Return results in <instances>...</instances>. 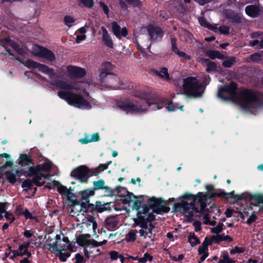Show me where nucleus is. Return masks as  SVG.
<instances>
[{
  "label": "nucleus",
  "mask_w": 263,
  "mask_h": 263,
  "mask_svg": "<svg viewBox=\"0 0 263 263\" xmlns=\"http://www.w3.org/2000/svg\"><path fill=\"white\" fill-rule=\"evenodd\" d=\"M152 212L153 210L147 207H143L139 209L138 213V219L141 229L139 231L140 235L144 238H151L154 227L151 223L147 224L146 222L153 221L155 219Z\"/></svg>",
  "instance_id": "39448f33"
},
{
  "label": "nucleus",
  "mask_w": 263,
  "mask_h": 263,
  "mask_svg": "<svg viewBox=\"0 0 263 263\" xmlns=\"http://www.w3.org/2000/svg\"><path fill=\"white\" fill-rule=\"evenodd\" d=\"M75 258L76 259V263H82L84 262V257L80 254H77Z\"/></svg>",
  "instance_id": "69168bd1"
},
{
  "label": "nucleus",
  "mask_w": 263,
  "mask_h": 263,
  "mask_svg": "<svg viewBox=\"0 0 263 263\" xmlns=\"http://www.w3.org/2000/svg\"><path fill=\"white\" fill-rule=\"evenodd\" d=\"M45 247L52 252L58 251H73V247L70 244L67 237L63 236L62 238L60 235H57L54 238H48L46 242Z\"/></svg>",
  "instance_id": "0eeeda50"
},
{
  "label": "nucleus",
  "mask_w": 263,
  "mask_h": 263,
  "mask_svg": "<svg viewBox=\"0 0 263 263\" xmlns=\"http://www.w3.org/2000/svg\"><path fill=\"white\" fill-rule=\"evenodd\" d=\"M107 242V240H104L102 241L98 242L93 239H90V245H92L94 247H98L99 246H101L103 245L106 244Z\"/></svg>",
  "instance_id": "8fccbe9b"
},
{
  "label": "nucleus",
  "mask_w": 263,
  "mask_h": 263,
  "mask_svg": "<svg viewBox=\"0 0 263 263\" xmlns=\"http://www.w3.org/2000/svg\"><path fill=\"white\" fill-rule=\"evenodd\" d=\"M154 73L160 78L167 82L171 81V78L168 72V69L166 67H162L158 70H155L154 71Z\"/></svg>",
  "instance_id": "f3484780"
},
{
  "label": "nucleus",
  "mask_w": 263,
  "mask_h": 263,
  "mask_svg": "<svg viewBox=\"0 0 263 263\" xmlns=\"http://www.w3.org/2000/svg\"><path fill=\"white\" fill-rule=\"evenodd\" d=\"M100 140V137L98 133L93 134L91 135L90 138H85L81 139L79 141L82 144H86L91 142L98 141Z\"/></svg>",
  "instance_id": "473e14b6"
},
{
  "label": "nucleus",
  "mask_w": 263,
  "mask_h": 263,
  "mask_svg": "<svg viewBox=\"0 0 263 263\" xmlns=\"http://www.w3.org/2000/svg\"><path fill=\"white\" fill-rule=\"evenodd\" d=\"M187 239L188 241L192 247H194L200 243L199 239L194 232H191L189 234Z\"/></svg>",
  "instance_id": "c85d7f7f"
},
{
  "label": "nucleus",
  "mask_w": 263,
  "mask_h": 263,
  "mask_svg": "<svg viewBox=\"0 0 263 263\" xmlns=\"http://www.w3.org/2000/svg\"><path fill=\"white\" fill-rule=\"evenodd\" d=\"M86 36L85 34H81L78 35L76 39V42L77 44L80 43L82 41H84L86 39Z\"/></svg>",
  "instance_id": "e2e57ef3"
},
{
  "label": "nucleus",
  "mask_w": 263,
  "mask_h": 263,
  "mask_svg": "<svg viewBox=\"0 0 263 263\" xmlns=\"http://www.w3.org/2000/svg\"><path fill=\"white\" fill-rule=\"evenodd\" d=\"M183 92L182 94L192 98L201 97L205 90L199 80L196 77H189L183 79L182 84Z\"/></svg>",
  "instance_id": "423d86ee"
},
{
  "label": "nucleus",
  "mask_w": 263,
  "mask_h": 263,
  "mask_svg": "<svg viewBox=\"0 0 263 263\" xmlns=\"http://www.w3.org/2000/svg\"><path fill=\"white\" fill-rule=\"evenodd\" d=\"M82 227L87 228L88 230L91 229L94 234H96V229L98 227V224L93 217L89 216L87 220L82 223Z\"/></svg>",
  "instance_id": "dca6fc26"
},
{
  "label": "nucleus",
  "mask_w": 263,
  "mask_h": 263,
  "mask_svg": "<svg viewBox=\"0 0 263 263\" xmlns=\"http://www.w3.org/2000/svg\"><path fill=\"white\" fill-rule=\"evenodd\" d=\"M33 184H34L33 182V180H31L28 179V180L24 181L23 182L22 186L24 190H30L31 189V187L33 186Z\"/></svg>",
  "instance_id": "a18cd8bd"
},
{
  "label": "nucleus",
  "mask_w": 263,
  "mask_h": 263,
  "mask_svg": "<svg viewBox=\"0 0 263 263\" xmlns=\"http://www.w3.org/2000/svg\"><path fill=\"white\" fill-rule=\"evenodd\" d=\"M198 21L201 26H204L210 30H213L214 31H216V29H217V25H212L210 24L208 22H206V21L203 17H199Z\"/></svg>",
  "instance_id": "2f4dec72"
},
{
  "label": "nucleus",
  "mask_w": 263,
  "mask_h": 263,
  "mask_svg": "<svg viewBox=\"0 0 263 263\" xmlns=\"http://www.w3.org/2000/svg\"><path fill=\"white\" fill-rule=\"evenodd\" d=\"M245 250L243 248L236 247L234 249L230 251L231 254L240 253L244 252Z\"/></svg>",
  "instance_id": "052dcab7"
},
{
  "label": "nucleus",
  "mask_w": 263,
  "mask_h": 263,
  "mask_svg": "<svg viewBox=\"0 0 263 263\" xmlns=\"http://www.w3.org/2000/svg\"><path fill=\"white\" fill-rule=\"evenodd\" d=\"M101 30L103 32L102 40L106 46L109 48H112L114 47L113 42L107 30L104 27H102Z\"/></svg>",
  "instance_id": "6ab92c4d"
},
{
  "label": "nucleus",
  "mask_w": 263,
  "mask_h": 263,
  "mask_svg": "<svg viewBox=\"0 0 263 263\" xmlns=\"http://www.w3.org/2000/svg\"><path fill=\"white\" fill-rule=\"evenodd\" d=\"M205 62L206 64V70L208 72L214 71L217 70L216 64L211 61H210L209 60H205L202 61V62Z\"/></svg>",
  "instance_id": "c9c22d12"
},
{
  "label": "nucleus",
  "mask_w": 263,
  "mask_h": 263,
  "mask_svg": "<svg viewBox=\"0 0 263 263\" xmlns=\"http://www.w3.org/2000/svg\"><path fill=\"white\" fill-rule=\"evenodd\" d=\"M57 189L60 194L65 196L68 200H69L73 196V194L71 192L70 190L67 189L66 186L60 185L58 186Z\"/></svg>",
  "instance_id": "cd10ccee"
},
{
  "label": "nucleus",
  "mask_w": 263,
  "mask_h": 263,
  "mask_svg": "<svg viewBox=\"0 0 263 263\" xmlns=\"http://www.w3.org/2000/svg\"><path fill=\"white\" fill-rule=\"evenodd\" d=\"M147 28L151 41H155L158 39H160L163 35V32L159 27L149 25Z\"/></svg>",
  "instance_id": "f8f14e48"
},
{
  "label": "nucleus",
  "mask_w": 263,
  "mask_h": 263,
  "mask_svg": "<svg viewBox=\"0 0 263 263\" xmlns=\"http://www.w3.org/2000/svg\"><path fill=\"white\" fill-rule=\"evenodd\" d=\"M24 64L28 68H37L40 71L48 76L51 79V83L58 88L61 89L58 92V96L65 100L69 105L80 108L89 109L96 104L95 99H85L80 95L73 93L76 91L80 93H84L85 96H88L87 90L89 84L88 83L80 82L70 85L64 81H57L53 70L47 66L31 60L25 61Z\"/></svg>",
  "instance_id": "f257e3e1"
},
{
  "label": "nucleus",
  "mask_w": 263,
  "mask_h": 263,
  "mask_svg": "<svg viewBox=\"0 0 263 263\" xmlns=\"http://www.w3.org/2000/svg\"><path fill=\"white\" fill-rule=\"evenodd\" d=\"M234 261L228 255H224L222 259H220L218 263H234Z\"/></svg>",
  "instance_id": "6e6d98bb"
},
{
  "label": "nucleus",
  "mask_w": 263,
  "mask_h": 263,
  "mask_svg": "<svg viewBox=\"0 0 263 263\" xmlns=\"http://www.w3.org/2000/svg\"><path fill=\"white\" fill-rule=\"evenodd\" d=\"M161 203V201L159 199L155 198H152L149 199L150 205L155 208L159 206Z\"/></svg>",
  "instance_id": "3c124183"
},
{
  "label": "nucleus",
  "mask_w": 263,
  "mask_h": 263,
  "mask_svg": "<svg viewBox=\"0 0 263 263\" xmlns=\"http://www.w3.org/2000/svg\"><path fill=\"white\" fill-rule=\"evenodd\" d=\"M67 71L70 77L73 78H82L86 74L84 69L72 65L67 67Z\"/></svg>",
  "instance_id": "ddd939ff"
},
{
  "label": "nucleus",
  "mask_w": 263,
  "mask_h": 263,
  "mask_svg": "<svg viewBox=\"0 0 263 263\" xmlns=\"http://www.w3.org/2000/svg\"><path fill=\"white\" fill-rule=\"evenodd\" d=\"M165 105V99H161L159 102H151L149 101L146 103H135L129 100L125 99L117 103V107L125 111L127 114H141L147 111L148 107L151 109L156 110L163 108Z\"/></svg>",
  "instance_id": "20e7f679"
},
{
  "label": "nucleus",
  "mask_w": 263,
  "mask_h": 263,
  "mask_svg": "<svg viewBox=\"0 0 263 263\" xmlns=\"http://www.w3.org/2000/svg\"><path fill=\"white\" fill-rule=\"evenodd\" d=\"M132 94L135 97L149 101V99L153 97V93L151 88L145 87L135 89L133 91Z\"/></svg>",
  "instance_id": "9b49d317"
},
{
  "label": "nucleus",
  "mask_w": 263,
  "mask_h": 263,
  "mask_svg": "<svg viewBox=\"0 0 263 263\" xmlns=\"http://www.w3.org/2000/svg\"><path fill=\"white\" fill-rule=\"evenodd\" d=\"M216 32L219 31L220 33L223 34H228L229 33V28L226 26H222L219 27H217Z\"/></svg>",
  "instance_id": "de8ad7c7"
},
{
  "label": "nucleus",
  "mask_w": 263,
  "mask_h": 263,
  "mask_svg": "<svg viewBox=\"0 0 263 263\" xmlns=\"http://www.w3.org/2000/svg\"><path fill=\"white\" fill-rule=\"evenodd\" d=\"M193 225L196 232H198L201 230V223L200 222L195 221L194 222Z\"/></svg>",
  "instance_id": "338daca9"
},
{
  "label": "nucleus",
  "mask_w": 263,
  "mask_h": 263,
  "mask_svg": "<svg viewBox=\"0 0 263 263\" xmlns=\"http://www.w3.org/2000/svg\"><path fill=\"white\" fill-rule=\"evenodd\" d=\"M171 43H172V49L173 52H174L176 54L178 55L180 58H182L185 60H190L191 59V57L190 55H187L185 52L183 51H180L177 47L176 40L175 39L172 38L171 39Z\"/></svg>",
  "instance_id": "a211bd4d"
},
{
  "label": "nucleus",
  "mask_w": 263,
  "mask_h": 263,
  "mask_svg": "<svg viewBox=\"0 0 263 263\" xmlns=\"http://www.w3.org/2000/svg\"><path fill=\"white\" fill-rule=\"evenodd\" d=\"M138 231L136 230H131L126 235L125 240L127 242L134 241L137 237Z\"/></svg>",
  "instance_id": "e433bc0d"
},
{
  "label": "nucleus",
  "mask_w": 263,
  "mask_h": 263,
  "mask_svg": "<svg viewBox=\"0 0 263 263\" xmlns=\"http://www.w3.org/2000/svg\"><path fill=\"white\" fill-rule=\"evenodd\" d=\"M212 239L213 240L214 239L216 242H218L222 240L227 241H232L233 240V238L232 237H230L229 235H226L224 234L218 235L215 236H213Z\"/></svg>",
  "instance_id": "72a5a7b5"
},
{
  "label": "nucleus",
  "mask_w": 263,
  "mask_h": 263,
  "mask_svg": "<svg viewBox=\"0 0 263 263\" xmlns=\"http://www.w3.org/2000/svg\"><path fill=\"white\" fill-rule=\"evenodd\" d=\"M4 213H5V217L6 218V219L10 220V223L12 222L14 220L15 218L13 214L7 212L6 211Z\"/></svg>",
  "instance_id": "bf43d9fd"
},
{
  "label": "nucleus",
  "mask_w": 263,
  "mask_h": 263,
  "mask_svg": "<svg viewBox=\"0 0 263 263\" xmlns=\"http://www.w3.org/2000/svg\"><path fill=\"white\" fill-rule=\"evenodd\" d=\"M236 58L234 57H231L229 59H228L224 60L222 62V65L225 67H231L235 62Z\"/></svg>",
  "instance_id": "79ce46f5"
},
{
  "label": "nucleus",
  "mask_w": 263,
  "mask_h": 263,
  "mask_svg": "<svg viewBox=\"0 0 263 263\" xmlns=\"http://www.w3.org/2000/svg\"><path fill=\"white\" fill-rule=\"evenodd\" d=\"M19 164L21 166H28V171H25L24 174L26 176H32L36 173V168L32 165L30 156L27 155H21L19 158Z\"/></svg>",
  "instance_id": "9d476101"
},
{
  "label": "nucleus",
  "mask_w": 263,
  "mask_h": 263,
  "mask_svg": "<svg viewBox=\"0 0 263 263\" xmlns=\"http://www.w3.org/2000/svg\"><path fill=\"white\" fill-rule=\"evenodd\" d=\"M206 197L202 193L197 196L189 194L183 197V200L176 204V207L188 218H192L196 214H199L204 219V223L211 226L216 224L215 221H210L209 215L205 211Z\"/></svg>",
  "instance_id": "7ed1b4c3"
},
{
  "label": "nucleus",
  "mask_w": 263,
  "mask_h": 263,
  "mask_svg": "<svg viewBox=\"0 0 263 263\" xmlns=\"http://www.w3.org/2000/svg\"><path fill=\"white\" fill-rule=\"evenodd\" d=\"M81 3L86 7L90 8L93 6V0H79Z\"/></svg>",
  "instance_id": "603ef678"
},
{
  "label": "nucleus",
  "mask_w": 263,
  "mask_h": 263,
  "mask_svg": "<svg viewBox=\"0 0 263 263\" xmlns=\"http://www.w3.org/2000/svg\"><path fill=\"white\" fill-rule=\"evenodd\" d=\"M111 163V162L108 164H101L99 165L98 167L95 169L94 174L97 175L100 172L103 171L108 168V166Z\"/></svg>",
  "instance_id": "37998d69"
},
{
  "label": "nucleus",
  "mask_w": 263,
  "mask_h": 263,
  "mask_svg": "<svg viewBox=\"0 0 263 263\" xmlns=\"http://www.w3.org/2000/svg\"><path fill=\"white\" fill-rule=\"evenodd\" d=\"M180 37L181 40L189 43L192 42L193 39V35L191 33L184 30L182 31Z\"/></svg>",
  "instance_id": "f704fd0d"
},
{
  "label": "nucleus",
  "mask_w": 263,
  "mask_h": 263,
  "mask_svg": "<svg viewBox=\"0 0 263 263\" xmlns=\"http://www.w3.org/2000/svg\"><path fill=\"white\" fill-rule=\"evenodd\" d=\"M113 68V65L110 62L104 63L101 66V72L99 75V78L103 82L105 77L111 74V71Z\"/></svg>",
  "instance_id": "4468645a"
},
{
  "label": "nucleus",
  "mask_w": 263,
  "mask_h": 263,
  "mask_svg": "<svg viewBox=\"0 0 263 263\" xmlns=\"http://www.w3.org/2000/svg\"><path fill=\"white\" fill-rule=\"evenodd\" d=\"M237 85L231 82L219 89L218 95L219 97L233 100L242 107L248 108H257L263 107V102L259 95L250 90L243 89L236 93Z\"/></svg>",
  "instance_id": "f03ea898"
},
{
  "label": "nucleus",
  "mask_w": 263,
  "mask_h": 263,
  "mask_svg": "<svg viewBox=\"0 0 263 263\" xmlns=\"http://www.w3.org/2000/svg\"><path fill=\"white\" fill-rule=\"evenodd\" d=\"M112 30L114 34L119 39L122 36H126L127 34V30L126 28H123L120 31V27L116 22H113L111 24Z\"/></svg>",
  "instance_id": "2eb2a0df"
},
{
  "label": "nucleus",
  "mask_w": 263,
  "mask_h": 263,
  "mask_svg": "<svg viewBox=\"0 0 263 263\" xmlns=\"http://www.w3.org/2000/svg\"><path fill=\"white\" fill-rule=\"evenodd\" d=\"M208 55L212 59L220 58V54L219 53L213 51H210Z\"/></svg>",
  "instance_id": "4d7b16f0"
},
{
  "label": "nucleus",
  "mask_w": 263,
  "mask_h": 263,
  "mask_svg": "<svg viewBox=\"0 0 263 263\" xmlns=\"http://www.w3.org/2000/svg\"><path fill=\"white\" fill-rule=\"evenodd\" d=\"M223 224L219 223L216 227L212 229V232L215 234H219L223 230Z\"/></svg>",
  "instance_id": "5fc2aeb1"
},
{
  "label": "nucleus",
  "mask_w": 263,
  "mask_h": 263,
  "mask_svg": "<svg viewBox=\"0 0 263 263\" xmlns=\"http://www.w3.org/2000/svg\"><path fill=\"white\" fill-rule=\"evenodd\" d=\"M246 12L252 17H256L258 16L259 12V9L256 6L250 5L246 8Z\"/></svg>",
  "instance_id": "5701e85b"
},
{
  "label": "nucleus",
  "mask_w": 263,
  "mask_h": 263,
  "mask_svg": "<svg viewBox=\"0 0 263 263\" xmlns=\"http://www.w3.org/2000/svg\"><path fill=\"white\" fill-rule=\"evenodd\" d=\"M30 245V242L20 246L17 250L14 251V255L16 256H21L27 253L28 248Z\"/></svg>",
  "instance_id": "bb28decb"
},
{
  "label": "nucleus",
  "mask_w": 263,
  "mask_h": 263,
  "mask_svg": "<svg viewBox=\"0 0 263 263\" xmlns=\"http://www.w3.org/2000/svg\"><path fill=\"white\" fill-rule=\"evenodd\" d=\"M58 256L61 261L64 262L70 256V253L66 250L65 251H58Z\"/></svg>",
  "instance_id": "58836bf2"
},
{
  "label": "nucleus",
  "mask_w": 263,
  "mask_h": 263,
  "mask_svg": "<svg viewBox=\"0 0 263 263\" xmlns=\"http://www.w3.org/2000/svg\"><path fill=\"white\" fill-rule=\"evenodd\" d=\"M75 22V19L70 15H66L64 18V23L69 28L73 26Z\"/></svg>",
  "instance_id": "4c0bfd02"
},
{
  "label": "nucleus",
  "mask_w": 263,
  "mask_h": 263,
  "mask_svg": "<svg viewBox=\"0 0 263 263\" xmlns=\"http://www.w3.org/2000/svg\"><path fill=\"white\" fill-rule=\"evenodd\" d=\"M89 234L81 235L77 237V242L81 246L86 247L90 245V240L88 238Z\"/></svg>",
  "instance_id": "4be33fe9"
},
{
  "label": "nucleus",
  "mask_w": 263,
  "mask_h": 263,
  "mask_svg": "<svg viewBox=\"0 0 263 263\" xmlns=\"http://www.w3.org/2000/svg\"><path fill=\"white\" fill-rule=\"evenodd\" d=\"M251 61L254 62L259 63L263 61V50L255 52L250 56Z\"/></svg>",
  "instance_id": "7c9ffc66"
},
{
  "label": "nucleus",
  "mask_w": 263,
  "mask_h": 263,
  "mask_svg": "<svg viewBox=\"0 0 263 263\" xmlns=\"http://www.w3.org/2000/svg\"><path fill=\"white\" fill-rule=\"evenodd\" d=\"M100 7L103 10L104 13L108 16L109 13V8L108 6L103 2H100Z\"/></svg>",
  "instance_id": "13d9d810"
},
{
  "label": "nucleus",
  "mask_w": 263,
  "mask_h": 263,
  "mask_svg": "<svg viewBox=\"0 0 263 263\" xmlns=\"http://www.w3.org/2000/svg\"><path fill=\"white\" fill-rule=\"evenodd\" d=\"M95 194V191L92 189H86L79 192V195L81 197L82 199L86 200L90 196Z\"/></svg>",
  "instance_id": "c756f323"
},
{
  "label": "nucleus",
  "mask_w": 263,
  "mask_h": 263,
  "mask_svg": "<svg viewBox=\"0 0 263 263\" xmlns=\"http://www.w3.org/2000/svg\"><path fill=\"white\" fill-rule=\"evenodd\" d=\"M110 257L112 260H117L119 258L120 261L123 262L124 258L122 255L119 254L117 251H112L109 253Z\"/></svg>",
  "instance_id": "ea45409f"
},
{
  "label": "nucleus",
  "mask_w": 263,
  "mask_h": 263,
  "mask_svg": "<svg viewBox=\"0 0 263 263\" xmlns=\"http://www.w3.org/2000/svg\"><path fill=\"white\" fill-rule=\"evenodd\" d=\"M6 204L0 202V220L3 217V214L5 212Z\"/></svg>",
  "instance_id": "680f3d73"
},
{
  "label": "nucleus",
  "mask_w": 263,
  "mask_h": 263,
  "mask_svg": "<svg viewBox=\"0 0 263 263\" xmlns=\"http://www.w3.org/2000/svg\"><path fill=\"white\" fill-rule=\"evenodd\" d=\"M89 171L88 168L84 166L81 165L73 170L71 173V176L78 180L81 182L86 183L87 182L89 178Z\"/></svg>",
  "instance_id": "6e6552de"
},
{
  "label": "nucleus",
  "mask_w": 263,
  "mask_h": 263,
  "mask_svg": "<svg viewBox=\"0 0 263 263\" xmlns=\"http://www.w3.org/2000/svg\"><path fill=\"white\" fill-rule=\"evenodd\" d=\"M213 242V240L211 238L205 237L203 241L202 245L198 248V253L202 254V253H208V246L211 245Z\"/></svg>",
  "instance_id": "aec40b11"
},
{
  "label": "nucleus",
  "mask_w": 263,
  "mask_h": 263,
  "mask_svg": "<svg viewBox=\"0 0 263 263\" xmlns=\"http://www.w3.org/2000/svg\"><path fill=\"white\" fill-rule=\"evenodd\" d=\"M6 177L11 183H14L16 181L15 175L12 173L8 172L6 174Z\"/></svg>",
  "instance_id": "864d4df0"
},
{
  "label": "nucleus",
  "mask_w": 263,
  "mask_h": 263,
  "mask_svg": "<svg viewBox=\"0 0 263 263\" xmlns=\"http://www.w3.org/2000/svg\"><path fill=\"white\" fill-rule=\"evenodd\" d=\"M105 224L108 230H112L118 227V222L115 217H110L106 219Z\"/></svg>",
  "instance_id": "b1692460"
},
{
  "label": "nucleus",
  "mask_w": 263,
  "mask_h": 263,
  "mask_svg": "<svg viewBox=\"0 0 263 263\" xmlns=\"http://www.w3.org/2000/svg\"><path fill=\"white\" fill-rule=\"evenodd\" d=\"M32 53L35 56L46 59L49 61H52L55 58L54 54L51 51L37 45L33 46Z\"/></svg>",
  "instance_id": "1a4fd4ad"
},
{
  "label": "nucleus",
  "mask_w": 263,
  "mask_h": 263,
  "mask_svg": "<svg viewBox=\"0 0 263 263\" xmlns=\"http://www.w3.org/2000/svg\"><path fill=\"white\" fill-rule=\"evenodd\" d=\"M25 212V210L23 209L22 206L19 205L16 207V213L18 215H21L24 214Z\"/></svg>",
  "instance_id": "774afa93"
},
{
  "label": "nucleus",
  "mask_w": 263,
  "mask_h": 263,
  "mask_svg": "<svg viewBox=\"0 0 263 263\" xmlns=\"http://www.w3.org/2000/svg\"><path fill=\"white\" fill-rule=\"evenodd\" d=\"M50 176L49 175H43L42 173H39L33 178V182L37 186L43 185L45 183V179L49 178Z\"/></svg>",
  "instance_id": "412c9836"
},
{
  "label": "nucleus",
  "mask_w": 263,
  "mask_h": 263,
  "mask_svg": "<svg viewBox=\"0 0 263 263\" xmlns=\"http://www.w3.org/2000/svg\"><path fill=\"white\" fill-rule=\"evenodd\" d=\"M35 168L36 173L37 171L48 172L51 169V166L49 164H44L36 166Z\"/></svg>",
  "instance_id": "c03bdc74"
},
{
  "label": "nucleus",
  "mask_w": 263,
  "mask_h": 263,
  "mask_svg": "<svg viewBox=\"0 0 263 263\" xmlns=\"http://www.w3.org/2000/svg\"><path fill=\"white\" fill-rule=\"evenodd\" d=\"M164 106H166V108L169 111H175L178 108V106L172 102L166 103L165 102V105H164Z\"/></svg>",
  "instance_id": "09e8293b"
},
{
  "label": "nucleus",
  "mask_w": 263,
  "mask_h": 263,
  "mask_svg": "<svg viewBox=\"0 0 263 263\" xmlns=\"http://www.w3.org/2000/svg\"><path fill=\"white\" fill-rule=\"evenodd\" d=\"M72 203L73 204L72 205L70 212L74 214L82 212L83 208H85L86 205V203H85L83 202L80 204L77 201H73Z\"/></svg>",
  "instance_id": "a878e982"
},
{
  "label": "nucleus",
  "mask_w": 263,
  "mask_h": 263,
  "mask_svg": "<svg viewBox=\"0 0 263 263\" xmlns=\"http://www.w3.org/2000/svg\"><path fill=\"white\" fill-rule=\"evenodd\" d=\"M152 260L153 257L147 253L144 254L143 257L138 259L139 262L141 263H145L147 261H152Z\"/></svg>",
  "instance_id": "49530a36"
},
{
  "label": "nucleus",
  "mask_w": 263,
  "mask_h": 263,
  "mask_svg": "<svg viewBox=\"0 0 263 263\" xmlns=\"http://www.w3.org/2000/svg\"><path fill=\"white\" fill-rule=\"evenodd\" d=\"M93 184L94 186V189L96 190L103 189L105 187V182L102 179L94 181Z\"/></svg>",
  "instance_id": "a19ab883"
},
{
  "label": "nucleus",
  "mask_w": 263,
  "mask_h": 263,
  "mask_svg": "<svg viewBox=\"0 0 263 263\" xmlns=\"http://www.w3.org/2000/svg\"><path fill=\"white\" fill-rule=\"evenodd\" d=\"M256 219V216L255 215V213L254 212L252 215L249 217V218L247 220V223L249 224H251L253 222H254Z\"/></svg>",
  "instance_id": "0e129e2a"
},
{
  "label": "nucleus",
  "mask_w": 263,
  "mask_h": 263,
  "mask_svg": "<svg viewBox=\"0 0 263 263\" xmlns=\"http://www.w3.org/2000/svg\"><path fill=\"white\" fill-rule=\"evenodd\" d=\"M105 82L107 83V85L114 87L115 88H118L119 86L117 85L118 81L117 77L114 74H110L107 77H105Z\"/></svg>",
  "instance_id": "393cba45"
}]
</instances>
